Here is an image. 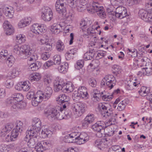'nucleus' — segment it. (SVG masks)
<instances>
[{"instance_id": "36", "label": "nucleus", "mask_w": 152, "mask_h": 152, "mask_svg": "<svg viewBox=\"0 0 152 152\" xmlns=\"http://www.w3.org/2000/svg\"><path fill=\"white\" fill-rule=\"evenodd\" d=\"M15 126L14 129H15L17 131L21 133L23 129V123L20 121H17L15 124Z\"/></svg>"}, {"instance_id": "25", "label": "nucleus", "mask_w": 152, "mask_h": 152, "mask_svg": "<svg viewBox=\"0 0 152 152\" xmlns=\"http://www.w3.org/2000/svg\"><path fill=\"white\" fill-rule=\"evenodd\" d=\"M88 0H79L77 10L79 12H82L85 9L86 6V5L88 3Z\"/></svg>"}, {"instance_id": "1", "label": "nucleus", "mask_w": 152, "mask_h": 152, "mask_svg": "<svg viewBox=\"0 0 152 152\" xmlns=\"http://www.w3.org/2000/svg\"><path fill=\"white\" fill-rule=\"evenodd\" d=\"M87 136V134L84 132L80 133V135L77 132H72L65 135L64 140L66 142H76L80 145L88 141Z\"/></svg>"}, {"instance_id": "64", "label": "nucleus", "mask_w": 152, "mask_h": 152, "mask_svg": "<svg viewBox=\"0 0 152 152\" xmlns=\"http://www.w3.org/2000/svg\"><path fill=\"white\" fill-rule=\"evenodd\" d=\"M146 8L148 10L147 12L148 13H150V11L151 10L152 8V3H146L145 4Z\"/></svg>"}, {"instance_id": "56", "label": "nucleus", "mask_w": 152, "mask_h": 152, "mask_svg": "<svg viewBox=\"0 0 152 152\" xmlns=\"http://www.w3.org/2000/svg\"><path fill=\"white\" fill-rule=\"evenodd\" d=\"M50 55L48 52H45L42 54L41 56V58L43 60H46L50 57Z\"/></svg>"}, {"instance_id": "3", "label": "nucleus", "mask_w": 152, "mask_h": 152, "mask_svg": "<svg viewBox=\"0 0 152 152\" xmlns=\"http://www.w3.org/2000/svg\"><path fill=\"white\" fill-rule=\"evenodd\" d=\"M87 10L89 12L91 13L97 12L98 15L102 18H105L106 16L103 7L99 4L98 2H94L91 9L88 8Z\"/></svg>"}, {"instance_id": "46", "label": "nucleus", "mask_w": 152, "mask_h": 152, "mask_svg": "<svg viewBox=\"0 0 152 152\" xmlns=\"http://www.w3.org/2000/svg\"><path fill=\"white\" fill-rule=\"evenodd\" d=\"M29 83L28 81H25L23 82H22L21 87L22 90L24 91H28L30 88V86L28 85Z\"/></svg>"}, {"instance_id": "7", "label": "nucleus", "mask_w": 152, "mask_h": 152, "mask_svg": "<svg viewBox=\"0 0 152 152\" xmlns=\"http://www.w3.org/2000/svg\"><path fill=\"white\" fill-rule=\"evenodd\" d=\"M116 82L115 77L113 75H107L102 80L101 85L102 86H107L111 89L115 86Z\"/></svg>"}, {"instance_id": "55", "label": "nucleus", "mask_w": 152, "mask_h": 152, "mask_svg": "<svg viewBox=\"0 0 152 152\" xmlns=\"http://www.w3.org/2000/svg\"><path fill=\"white\" fill-rule=\"evenodd\" d=\"M11 104H12V105L11 108L12 110H17L19 108L21 109L23 108L21 106L20 104L19 103H12Z\"/></svg>"}, {"instance_id": "15", "label": "nucleus", "mask_w": 152, "mask_h": 152, "mask_svg": "<svg viewBox=\"0 0 152 152\" xmlns=\"http://www.w3.org/2000/svg\"><path fill=\"white\" fill-rule=\"evenodd\" d=\"M140 85V82L136 79L134 80L130 79L127 81L125 86L126 88L128 90H132L134 89V87H138Z\"/></svg>"}, {"instance_id": "61", "label": "nucleus", "mask_w": 152, "mask_h": 152, "mask_svg": "<svg viewBox=\"0 0 152 152\" xmlns=\"http://www.w3.org/2000/svg\"><path fill=\"white\" fill-rule=\"evenodd\" d=\"M111 4L113 5H119L120 4L124 3L125 0H110Z\"/></svg>"}, {"instance_id": "45", "label": "nucleus", "mask_w": 152, "mask_h": 152, "mask_svg": "<svg viewBox=\"0 0 152 152\" xmlns=\"http://www.w3.org/2000/svg\"><path fill=\"white\" fill-rule=\"evenodd\" d=\"M89 24H88V21H86L85 20H82L80 23V28H81L83 31H85V29L89 26Z\"/></svg>"}, {"instance_id": "19", "label": "nucleus", "mask_w": 152, "mask_h": 152, "mask_svg": "<svg viewBox=\"0 0 152 152\" xmlns=\"http://www.w3.org/2000/svg\"><path fill=\"white\" fill-rule=\"evenodd\" d=\"M15 146L16 145L14 143L8 145L1 144L0 145V151L1 152H8L11 150L14 149Z\"/></svg>"}, {"instance_id": "41", "label": "nucleus", "mask_w": 152, "mask_h": 152, "mask_svg": "<svg viewBox=\"0 0 152 152\" xmlns=\"http://www.w3.org/2000/svg\"><path fill=\"white\" fill-rule=\"evenodd\" d=\"M6 63L9 67H11L12 65L15 60L14 57L12 56H10L7 59Z\"/></svg>"}, {"instance_id": "44", "label": "nucleus", "mask_w": 152, "mask_h": 152, "mask_svg": "<svg viewBox=\"0 0 152 152\" xmlns=\"http://www.w3.org/2000/svg\"><path fill=\"white\" fill-rule=\"evenodd\" d=\"M53 17V13L50 14H48L44 15H42L41 17L42 19L46 21H49Z\"/></svg>"}, {"instance_id": "11", "label": "nucleus", "mask_w": 152, "mask_h": 152, "mask_svg": "<svg viewBox=\"0 0 152 152\" xmlns=\"http://www.w3.org/2000/svg\"><path fill=\"white\" fill-rule=\"evenodd\" d=\"M23 99V96L21 94L15 93L7 99V102L9 104L12 103H15L20 102Z\"/></svg>"}, {"instance_id": "63", "label": "nucleus", "mask_w": 152, "mask_h": 152, "mask_svg": "<svg viewBox=\"0 0 152 152\" xmlns=\"http://www.w3.org/2000/svg\"><path fill=\"white\" fill-rule=\"evenodd\" d=\"M47 131V129L45 128L42 129L40 133H39V135H40V137H42V138H45L47 137V134L46 133V132Z\"/></svg>"}, {"instance_id": "34", "label": "nucleus", "mask_w": 152, "mask_h": 152, "mask_svg": "<svg viewBox=\"0 0 152 152\" xmlns=\"http://www.w3.org/2000/svg\"><path fill=\"white\" fill-rule=\"evenodd\" d=\"M104 133L105 135H107L108 136H113L114 133V131L113 129L110 126L106 127L104 129Z\"/></svg>"}, {"instance_id": "52", "label": "nucleus", "mask_w": 152, "mask_h": 152, "mask_svg": "<svg viewBox=\"0 0 152 152\" xmlns=\"http://www.w3.org/2000/svg\"><path fill=\"white\" fill-rule=\"evenodd\" d=\"M20 132L17 131L15 129H13L11 132V135L12 138L15 140L16 138L18 137Z\"/></svg>"}, {"instance_id": "53", "label": "nucleus", "mask_w": 152, "mask_h": 152, "mask_svg": "<svg viewBox=\"0 0 152 152\" xmlns=\"http://www.w3.org/2000/svg\"><path fill=\"white\" fill-rule=\"evenodd\" d=\"M142 72L143 74L149 76L152 74V68L142 69Z\"/></svg>"}, {"instance_id": "18", "label": "nucleus", "mask_w": 152, "mask_h": 152, "mask_svg": "<svg viewBox=\"0 0 152 152\" xmlns=\"http://www.w3.org/2000/svg\"><path fill=\"white\" fill-rule=\"evenodd\" d=\"M37 93L42 94L44 100L46 101L50 97L52 93V90L50 86H47L45 90L44 93H42L41 91H39Z\"/></svg>"}, {"instance_id": "28", "label": "nucleus", "mask_w": 152, "mask_h": 152, "mask_svg": "<svg viewBox=\"0 0 152 152\" xmlns=\"http://www.w3.org/2000/svg\"><path fill=\"white\" fill-rule=\"evenodd\" d=\"M95 54L94 49L90 50L86 53L84 56V59L86 60H91L92 59Z\"/></svg>"}, {"instance_id": "32", "label": "nucleus", "mask_w": 152, "mask_h": 152, "mask_svg": "<svg viewBox=\"0 0 152 152\" xmlns=\"http://www.w3.org/2000/svg\"><path fill=\"white\" fill-rule=\"evenodd\" d=\"M68 68V64L66 62H64L58 67V70L60 72L63 73H66Z\"/></svg>"}, {"instance_id": "30", "label": "nucleus", "mask_w": 152, "mask_h": 152, "mask_svg": "<svg viewBox=\"0 0 152 152\" xmlns=\"http://www.w3.org/2000/svg\"><path fill=\"white\" fill-rule=\"evenodd\" d=\"M41 64L39 61L33 63L28 67V69L30 71H36L41 66Z\"/></svg>"}, {"instance_id": "40", "label": "nucleus", "mask_w": 152, "mask_h": 152, "mask_svg": "<svg viewBox=\"0 0 152 152\" xmlns=\"http://www.w3.org/2000/svg\"><path fill=\"white\" fill-rule=\"evenodd\" d=\"M56 114V118L58 120H61L64 119V110L61 107V109H59V111Z\"/></svg>"}, {"instance_id": "14", "label": "nucleus", "mask_w": 152, "mask_h": 152, "mask_svg": "<svg viewBox=\"0 0 152 152\" xmlns=\"http://www.w3.org/2000/svg\"><path fill=\"white\" fill-rule=\"evenodd\" d=\"M106 127L105 122L102 121H97L95 124L91 126L92 129L96 132H103L104 129Z\"/></svg>"}, {"instance_id": "48", "label": "nucleus", "mask_w": 152, "mask_h": 152, "mask_svg": "<svg viewBox=\"0 0 152 152\" xmlns=\"http://www.w3.org/2000/svg\"><path fill=\"white\" fill-rule=\"evenodd\" d=\"M53 62L55 65H58L60 64L61 61V58L60 55H55L53 56Z\"/></svg>"}, {"instance_id": "4", "label": "nucleus", "mask_w": 152, "mask_h": 152, "mask_svg": "<svg viewBox=\"0 0 152 152\" xmlns=\"http://www.w3.org/2000/svg\"><path fill=\"white\" fill-rule=\"evenodd\" d=\"M109 106V104L106 102L100 103L98 104V109L104 119L108 118L112 115V112Z\"/></svg>"}, {"instance_id": "50", "label": "nucleus", "mask_w": 152, "mask_h": 152, "mask_svg": "<svg viewBox=\"0 0 152 152\" xmlns=\"http://www.w3.org/2000/svg\"><path fill=\"white\" fill-rule=\"evenodd\" d=\"M44 85L47 86H50V84L51 82V79L49 76H45L44 78Z\"/></svg>"}, {"instance_id": "43", "label": "nucleus", "mask_w": 152, "mask_h": 152, "mask_svg": "<svg viewBox=\"0 0 152 152\" xmlns=\"http://www.w3.org/2000/svg\"><path fill=\"white\" fill-rule=\"evenodd\" d=\"M16 41L19 44L24 42L25 41V36L22 34H19L16 37Z\"/></svg>"}, {"instance_id": "58", "label": "nucleus", "mask_w": 152, "mask_h": 152, "mask_svg": "<svg viewBox=\"0 0 152 152\" xmlns=\"http://www.w3.org/2000/svg\"><path fill=\"white\" fill-rule=\"evenodd\" d=\"M49 40L48 37L46 35H44V37L40 39L39 41L41 44H46L48 43Z\"/></svg>"}, {"instance_id": "62", "label": "nucleus", "mask_w": 152, "mask_h": 152, "mask_svg": "<svg viewBox=\"0 0 152 152\" xmlns=\"http://www.w3.org/2000/svg\"><path fill=\"white\" fill-rule=\"evenodd\" d=\"M30 57L29 58V60L30 61H36L38 58L37 55L35 53H33L30 55Z\"/></svg>"}, {"instance_id": "16", "label": "nucleus", "mask_w": 152, "mask_h": 152, "mask_svg": "<svg viewBox=\"0 0 152 152\" xmlns=\"http://www.w3.org/2000/svg\"><path fill=\"white\" fill-rule=\"evenodd\" d=\"M95 117L93 114H88L83 120L82 126L84 128L87 127L89 124L93 122L95 120Z\"/></svg>"}, {"instance_id": "39", "label": "nucleus", "mask_w": 152, "mask_h": 152, "mask_svg": "<svg viewBox=\"0 0 152 152\" xmlns=\"http://www.w3.org/2000/svg\"><path fill=\"white\" fill-rule=\"evenodd\" d=\"M64 43L61 40H58L56 42V48L58 51L61 52L64 48Z\"/></svg>"}, {"instance_id": "57", "label": "nucleus", "mask_w": 152, "mask_h": 152, "mask_svg": "<svg viewBox=\"0 0 152 152\" xmlns=\"http://www.w3.org/2000/svg\"><path fill=\"white\" fill-rule=\"evenodd\" d=\"M64 119H67L69 118L71 116V112L69 110L65 111V109L64 110Z\"/></svg>"}, {"instance_id": "42", "label": "nucleus", "mask_w": 152, "mask_h": 152, "mask_svg": "<svg viewBox=\"0 0 152 152\" xmlns=\"http://www.w3.org/2000/svg\"><path fill=\"white\" fill-rule=\"evenodd\" d=\"M94 145L95 146L97 147L100 150H101L102 148H104L105 145L104 142L100 139L97 140H96Z\"/></svg>"}, {"instance_id": "8", "label": "nucleus", "mask_w": 152, "mask_h": 152, "mask_svg": "<svg viewBox=\"0 0 152 152\" xmlns=\"http://www.w3.org/2000/svg\"><path fill=\"white\" fill-rule=\"evenodd\" d=\"M53 145V142L51 141H42L38 143L35 147V149L37 152H43L44 151L50 149Z\"/></svg>"}, {"instance_id": "26", "label": "nucleus", "mask_w": 152, "mask_h": 152, "mask_svg": "<svg viewBox=\"0 0 152 152\" xmlns=\"http://www.w3.org/2000/svg\"><path fill=\"white\" fill-rule=\"evenodd\" d=\"M31 21V18L30 17H26L19 22L18 26L21 28L24 27L29 24Z\"/></svg>"}, {"instance_id": "35", "label": "nucleus", "mask_w": 152, "mask_h": 152, "mask_svg": "<svg viewBox=\"0 0 152 152\" xmlns=\"http://www.w3.org/2000/svg\"><path fill=\"white\" fill-rule=\"evenodd\" d=\"M41 78L40 74L39 73H35L30 75L29 79L31 82L34 81H38Z\"/></svg>"}, {"instance_id": "47", "label": "nucleus", "mask_w": 152, "mask_h": 152, "mask_svg": "<svg viewBox=\"0 0 152 152\" xmlns=\"http://www.w3.org/2000/svg\"><path fill=\"white\" fill-rule=\"evenodd\" d=\"M52 13L51 10L50 8L48 7H44L42 8V15H44V14H50Z\"/></svg>"}, {"instance_id": "23", "label": "nucleus", "mask_w": 152, "mask_h": 152, "mask_svg": "<svg viewBox=\"0 0 152 152\" xmlns=\"http://www.w3.org/2000/svg\"><path fill=\"white\" fill-rule=\"evenodd\" d=\"M65 83L63 80L56 81L54 83V90L56 92H58L61 90L63 91V87Z\"/></svg>"}, {"instance_id": "33", "label": "nucleus", "mask_w": 152, "mask_h": 152, "mask_svg": "<svg viewBox=\"0 0 152 152\" xmlns=\"http://www.w3.org/2000/svg\"><path fill=\"white\" fill-rule=\"evenodd\" d=\"M150 92V88H149L146 87L145 86H142L140 88L138 92L141 95L144 96L147 95Z\"/></svg>"}, {"instance_id": "38", "label": "nucleus", "mask_w": 152, "mask_h": 152, "mask_svg": "<svg viewBox=\"0 0 152 152\" xmlns=\"http://www.w3.org/2000/svg\"><path fill=\"white\" fill-rule=\"evenodd\" d=\"M78 1L77 0H67L69 5L72 8H77L78 5Z\"/></svg>"}, {"instance_id": "6", "label": "nucleus", "mask_w": 152, "mask_h": 152, "mask_svg": "<svg viewBox=\"0 0 152 152\" xmlns=\"http://www.w3.org/2000/svg\"><path fill=\"white\" fill-rule=\"evenodd\" d=\"M59 109H61V107L58 106L56 107L50 104L47 106L45 113L49 119L52 121L56 119V114L59 111Z\"/></svg>"}, {"instance_id": "27", "label": "nucleus", "mask_w": 152, "mask_h": 152, "mask_svg": "<svg viewBox=\"0 0 152 152\" xmlns=\"http://www.w3.org/2000/svg\"><path fill=\"white\" fill-rule=\"evenodd\" d=\"M129 102V100L128 99H125L121 101L118 104L117 109L119 111H122L124 109L126 106Z\"/></svg>"}, {"instance_id": "22", "label": "nucleus", "mask_w": 152, "mask_h": 152, "mask_svg": "<svg viewBox=\"0 0 152 152\" xmlns=\"http://www.w3.org/2000/svg\"><path fill=\"white\" fill-rule=\"evenodd\" d=\"M13 127L14 126L11 123L7 124L1 130L0 132V135L1 136H4L6 134L10 132Z\"/></svg>"}, {"instance_id": "60", "label": "nucleus", "mask_w": 152, "mask_h": 152, "mask_svg": "<svg viewBox=\"0 0 152 152\" xmlns=\"http://www.w3.org/2000/svg\"><path fill=\"white\" fill-rule=\"evenodd\" d=\"M83 60H78L75 65V68L78 69H80L83 66Z\"/></svg>"}, {"instance_id": "10", "label": "nucleus", "mask_w": 152, "mask_h": 152, "mask_svg": "<svg viewBox=\"0 0 152 152\" xmlns=\"http://www.w3.org/2000/svg\"><path fill=\"white\" fill-rule=\"evenodd\" d=\"M150 13L148 14L147 11L141 9L139 12V16L145 21L152 24V13Z\"/></svg>"}, {"instance_id": "54", "label": "nucleus", "mask_w": 152, "mask_h": 152, "mask_svg": "<svg viewBox=\"0 0 152 152\" xmlns=\"http://www.w3.org/2000/svg\"><path fill=\"white\" fill-rule=\"evenodd\" d=\"M8 55L7 50H2L0 53V58L2 59H6L7 56Z\"/></svg>"}, {"instance_id": "37", "label": "nucleus", "mask_w": 152, "mask_h": 152, "mask_svg": "<svg viewBox=\"0 0 152 152\" xmlns=\"http://www.w3.org/2000/svg\"><path fill=\"white\" fill-rule=\"evenodd\" d=\"M82 95L80 93L79 91H75L73 93L72 95V97L73 100L75 102L79 101V100L81 98H82Z\"/></svg>"}, {"instance_id": "13", "label": "nucleus", "mask_w": 152, "mask_h": 152, "mask_svg": "<svg viewBox=\"0 0 152 152\" xmlns=\"http://www.w3.org/2000/svg\"><path fill=\"white\" fill-rule=\"evenodd\" d=\"M116 18L122 19L128 16L126 8L124 7H118L116 9Z\"/></svg>"}, {"instance_id": "20", "label": "nucleus", "mask_w": 152, "mask_h": 152, "mask_svg": "<svg viewBox=\"0 0 152 152\" xmlns=\"http://www.w3.org/2000/svg\"><path fill=\"white\" fill-rule=\"evenodd\" d=\"M31 30L34 33L39 34L45 31V28H44L42 25L35 23L33 25Z\"/></svg>"}, {"instance_id": "49", "label": "nucleus", "mask_w": 152, "mask_h": 152, "mask_svg": "<svg viewBox=\"0 0 152 152\" xmlns=\"http://www.w3.org/2000/svg\"><path fill=\"white\" fill-rule=\"evenodd\" d=\"M19 72L16 68L13 69L12 71L9 73V76L12 78L15 77V76H18L19 74Z\"/></svg>"}, {"instance_id": "29", "label": "nucleus", "mask_w": 152, "mask_h": 152, "mask_svg": "<svg viewBox=\"0 0 152 152\" xmlns=\"http://www.w3.org/2000/svg\"><path fill=\"white\" fill-rule=\"evenodd\" d=\"M74 86L71 83H66L64 85L63 91L64 92L69 93L72 91L74 90Z\"/></svg>"}, {"instance_id": "51", "label": "nucleus", "mask_w": 152, "mask_h": 152, "mask_svg": "<svg viewBox=\"0 0 152 152\" xmlns=\"http://www.w3.org/2000/svg\"><path fill=\"white\" fill-rule=\"evenodd\" d=\"M89 85L92 87H95L97 84L96 80L93 78H90L88 80Z\"/></svg>"}, {"instance_id": "24", "label": "nucleus", "mask_w": 152, "mask_h": 152, "mask_svg": "<svg viewBox=\"0 0 152 152\" xmlns=\"http://www.w3.org/2000/svg\"><path fill=\"white\" fill-rule=\"evenodd\" d=\"M55 7L57 12L62 16L66 15V10L64 6L56 4Z\"/></svg>"}, {"instance_id": "21", "label": "nucleus", "mask_w": 152, "mask_h": 152, "mask_svg": "<svg viewBox=\"0 0 152 152\" xmlns=\"http://www.w3.org/2000/svg\"><path fill=\"white\" fill-rule=\"evenodd\" d=\"M27 134L30 137V139L27 143V145L29 148H33L35 145L36 143L38 141L37 137L38 136L35 137L33 136L34 134L30 135L28 132H27Z\"/></svg>"}, {"instance_id": "5", "label": "nucleus", "mask_w": 152, "mask_h": 152, "mask_svg": "<svg viewBox=\"0 0 152 152\" xmlns=\"http://www.w3.org/2000/svg\"><path fill=\"white\" fill-rule=\"evenodd\" d=\"M41 126V122L40 119L38 118H34L32 123V127L29 130H28L26 134L27 136V132L30 134V135L34 134V136H38L39 132Z\"/></svg>"}, {"instance_id": "17", "label": "nucleus", "mask_w": 152, "mask_h": 152, "mask_svg": "<svg viewBox=\"0 0 152 152\" xmlns=\"http://www.w3.org/2000/svg\"><path fill=\"white\" fill-rule=\"evenodd\" d=\"M3 26L7 35H11L14 32L13 28L8 21L5 20L4 21Z\"/></svg>"}, {"instance_id": "2", "label": "nucleus", "mask_w": 152, "mask_h": 152, "mask_svg": "<svg viewBox=\"0 0 152 152\" xmlns=\"http://www.w3.org/2000/svg\"><path fill=\"white\" fill-rule=\"evenodd\" d=\"M14 52L16 53H18V56L21 58L25 59L30 56L33 51L29 45L25 44L20 47L16 45L14 47Z\"/></svg>"}, {"instance_id": "59", "label": "nucleus", "mask_w": 152, "mask_h": 152, "mask_svg": "<svg viewBox=\"0 0 152 152\" xmlns=\"http://www.w3.org/2000/svg\"><path fill=\"white\" fill-rule=\"evenodd\" d=\"M6 86L7 88H10L13 85V81L11 79H8L5 82Z\"/></svg>"}, {"instance_id": "12", "label": "nucleus", "mask_w": 152, "mask_h": 152, "mask_svg": "<svg viewBox=\"0 0 152 152\" xmlns=\"http://www.w3.org/2000/svg\"><path fill=\"white\" fill-rule=\"evenodd\" d=\"M56 100L57 101L61 102L63 109L66 108L69 104V97L65 94H61L57 98Z\"/></svg>"}, {"instance_id": "31", "label": "nucleus", "mask_w": 152, "mask_h": 152, "mask_svg": "<svg viewBox=\"0 0 152 152\" xmlns=\"http://www.w3.org/2000/svg\"><path fill=\"white\" fill-rule=\"evenodd\" d=\"M62 26L60 24L54 23L51 26L50 30L54 34H58L60 31V28Z\"/></svg>"}, {"instance_id": "9", "label": "nucleus", "mask_w": 152, "mask_h": 152, "mask_svg": "<svg viewBox=\"0 0 152 152\" xmlns=\"http://www.w3.org/2000/svg\"><path fill=\"white\" fill-rule=\"evenodd\" d=\"M85 105L84 104L79 102L73 104L71 108L73 111L76 113L78 116H81L85 111Z\"/></svg>"}]
</instances>
